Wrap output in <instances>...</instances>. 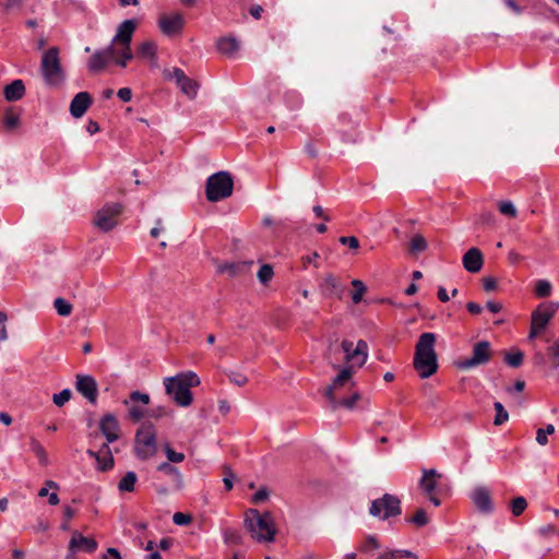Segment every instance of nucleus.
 Segmentation results:
<instances>
[{"label": "nucleus", "instance_id": "obj_1", "mask_svg": "<svg viewBox=\"0 0 559 559\" xmlns=\"http://www.w3.org/2000/svg\"><path fill=\"white\" fill-rule=\"evenodd\" d=\"M166 393L180 407L191 405L193 395L191 388L200 384V378L195 372L187 371L164 380Z\"/></svg>", "mask_w": 559, "mask_h": 559}, {"label": "nucleus", "instance_id": "obj_2", "mask_svg": "<svg viewBox=\"0 0 559 559\" xmlns=\"http://www.w3.org/2000/svg\"><path fill=\"white\" fill-rule=\"evenodd\" d=\"M436 335L423 333L416 344L414 367L421 379L429 378L438 369L437 354L435 352Z\"/></svg>", "mask_w": 559, "mask_h": 559}, {"label": "nucleus", "instance_id": "obj_3", "mask_svg": "<svg viewBox=\"0 0 559 559\" xmlns=\"http://www.w3.org/2000/svg\"><path fill=\"white\" fill-rule=\"evenodd\" d=\"M243 524L255 540L260 543L274 540L276 530L270 512L260 513L257 509H248L245 513Z\"/></svg>", "mask_w": 559, "mask_h": 559}, {"label": "nucleus", "instance_id": "obj_4", "mask_svg": "<svg viewBox=\"0 0 559 559\" xmlns=\"http://www.w3.org/2000/svg\"><path fill=\"white\" fill-rule=\"evenodd\" d=\"M234 181L229 173L218 171L206 179L205 194L210 202H218L231 195Z\"/></svg>", "mask_w": 559, "mask_h": 559}, {"label": "nucleus", "instance_id": "obj_5", "mask_svg": "<svg viewBox=\"0 0 559 559\" xmlns=\"http://www.w3.org/2000/svg\"><path fill=\"white\" fill-rule=\"evenodd\" d=\"M157 451L156 432L151 423H143L134 438V452L138 459L147 460Z\"/></svg>", "mask_w": 559, "mask_h": 559}, {"label": "nucleus", "instance_id": "obj_6", "mask_svg": "<svg viewBox=\"0 0 559 559\" xmlns=\"http://www.w3.org/2000/svg\"><path fill=\"white\" fill-rule=\"evenodd\" d=\"M355 373V364L340 370L332 383L325 389L324 395L331 404L332 409L337 408L336 397L345 391L355 386L353 376Z\"/></svg>", "mask_w": 559, "mask_h": 559}, {"label": "nucleus", "instance_id": "obj_7", "mask_svg": "<svg viewBox=\"0 0 559 559\" xmlns=\"http://www.w3.org/2000/svg\"><path fill=\"white\" fill-rule=\"evenodd\" d=\"M40 70L47 84L57 85L63 81L64 74L60 64L59 49L49 48L43 56Z\"/></svg>", "mask_w": 559, "mask_h": 559}, {"label": "nucleus", "instance_id": "obj_8", "mask_svg": "<svg viewBox=\"0 0 559 559\" xmlns=\"http://www.w3.org/2000/svg\"><path fill=\"white\" fill-rule=\"evenodd\" d=\"M492 356L491 344L488 341H479L473 345L472 355L456 361V367L461 370L474 369L488 364Z\"/></svg>", "mask_w": 559, "mask_h": 559}, {"label": "nucleus", "instance_id": "obj_9", "mask_svg": "<svg viewBox=\"0 0 559 559\" xmlns=\"http://www.w3.org/2000/svg\"><path fill=\"white\" fill-rule=\"evenodd\" d=\"M401 512L400 499L390 493H384L381 498L373 500L369 509L372 516H380L382 520L400 515Z\"/></svg>", "mask_w": 559, "mask_h": 559}, {"label": "nucleus", "instance_id": "obj_10", "mask_svg": "<svg viewBox=\"0 0 559 559\" xmlns=\"http://www.w3.org/2000/svg\"><path fill=\"white\" fill-rule=\"evenodd\" d=\"M122 213V205L120 203H106L95 214L94 224L95 226L104 231H110L118 224V217Z\"/></svg>", "mask_w": 559, "mask_h": 559}, {"label": "nucleus", "instance_id": "obj_11", "mask_svg": "<svg viewBox=\"0 0 559 559\" xmlns=\"http://www.w3.org/2000/svg\"><path fill=\"white\" fill-rule=\"evenodd\" d=\"M559 309V302L549 301L542 302L538 307L532 312L531 322L535 324L537 328L545 330L556 314Z\"/></svg>", "mask_w": 559, "mask_h": 559}, {"label": "nucleus", "instance_id": "obj_12", "mask_svg": "<svg viewBox=\"0 0 559 559\" xmlns=\"http://www.w3.org/2000/svg\"><path fill=\"white\" fill-rule=\"evenodd\" d=\"M119 48H116L114 45L96 50L87 62L88 70L91 72H99L104 70L105 67L116 58V55L119 53Z\"/></svg>", "mask_w": 559, "mask_h": 559}, {"label": "nucleus", "instance_id": "obj_13", "mask_svg": "<svg viewBox=\"0 0 559 559\" xmlns=\"http://www.w3.org/2000/svg\"><path fill=\"white\" fill-rule=\"evenodd\" d=\"M341 349L345 354V360L347 362L354 361L356 358L360 357V360L357 367H361L365 365L368 358V345L365 341L359 340L354 348V343L348 340H344L341 343Z\"/></svg>", "mask_w": 559, "mask_h": 559}, {"label": "nucleus", "instance_id": "obj_14", "mask_svg": "<svg viewBox=\"0 0 559 559\" xmlns=\"http://www.w3.org/2000/svg\"><path fill=\"white\" fill-rule=\"evenodd\" d=\"M75 389L88 402L92 404L96 403L98 396V385L92 376L76 374Z\"/></svg>", "mask_w": 559, "mask_h": 559}, {"label": "nucleus", "instance_id": "obj_15", "mask_svg": "<svg viewBox=\"0 0 559 559\" xmlns=\"http://www.w3.org/2000/svg\"><path fill=\"white\" fill-rule=\"evenodd\" d=\"M183 25L185 19L180 13L162 14L158 19V27L167 36L179 34Z\"/></svg>", "mask_w": 559, "mask_h": 559}, {"label": "nucleus", "instance_id": "obj_16", "mask_svg": "<svg viewBox=\"0 0 559 559\" xmlns=\"http://www.w3.org/2000/svg\"><path fill=\"white\" fill-rule=\"evenodd\" d=\"M100 432L107 440V443H112L119 439L120 425L114 414H105L99 423Z\"/></svg>", "mask_w": 559, "mask_h": 559}, {"label": "nucleus", "instance_id": "obj_17", "mask_svg": "<svg viewBox=\"0 0 559 559\" xmlns=\"http://www.w3.org/2000/svg\"><path fill=\"white\" fill-rule=\"evenodd\" d=\"M135 27L136 24L133 20L123 21L119 25L117 34L110 45H114L116 48L130 46Z\"/></svg>", "mask_w": 559, "mask_h": 559}, {"label": "nucleus", "instance_id": "obj_18", "mask_svg": "<svg viewBox=\"0 0 559 559\" xmlns=\"http://www.w3.org/2000/svg\"><path fill=\"white\" fill-rule=\"evenodd\" d=\"M471 498L481 513H491L493 511V504L490 497V491L484 487L478 486L476 487L472 493Z\"/></svg>", "mask_w": 559, "mask_h": 559}, {"label": "nucleus", "instance_id": "obj_19", "mask_svg": "<svg viewBox=\"0 0 559 559\" xmlns=\"http://www.w3.org/2000/svg\"><path fill=\"white\" fill-rule=\"evenodd\" d=\"M93 99L90 93H78L70 104V112L74 118H81L92 105Z\"/></svg>", "mask_w": 559, "mask_h": 559}, {"label": "nucleus", "instance_id": "obj_20", "mask_svg": "<svg viewBox=\"0 0 559 559\" xmlns=\"http://www.w3.org/2000/svg\"><path fill=\"white\" fill-rule=\"evenodd\" d=\"M462 262L466 271L477 273L484 264L483 253L478 248H471L463 255Z\"/></svg>", "mask_w": 559, "mask_h": 559}, {"label": "nucleus", "instance_id": "obj_21", "mask_svg": "<svg viewBox=\"0 0 559 559\" xmlns=\"http://www.w3.org/2000/svg\"><path fill=\"white\" fill-rule=\"evenodd\" d=\"M423 476L419 480V488L424 490L426 495H431L437 488V480L441 478V474L436 469L423 468Z\"/></svg>", "mask_w": 559, "mask_h": 559}, {"label": "nucleus", "instance_id": "obj_22", "mask_svg": "<svg viewBox=\"0 0 559 559\" xmlns=\"http://www.w3.org/2000/svg\"><path fill=\"white\" fill-rule=\"evenodd\" d=\"M71 549H82L88 554L97 549V542L94 538L85 537L78 531L72 533Z\"/></svg>", "mask_w": 559, "mask_h": 559}, {"label": "nucleus", "instance_id": "obj_23", "mask_svg": "<svg viewBox=\"0 0 559 559\" xmlns=\"http://www.w3.org/2000/svg\"><path fill=\"white\" fill-rule=\"evenodd\" d=\"M4 98L8 102H17L25 95V85L22 80L17 79L4 86Z\"/></svg>", "mask_w": 559, "mask_h": 559}, {"label": "nucleus", "instance_id": "obj_24", "mask_svg": "<svg viewBox=\"0 0 559 559\" xmlns=\"http://www.w3.org/2000/svg\"><path fill=\"white\" fill-rule=\"evenodd\" d=\"M157 471L171 478L174 490H181L183 488V478L177 467L173 466L168 462H163L157 466Z\"/></svg>", "mask_w": 559, "mask_h": 559}, {"label": "nucleus", "instance_id": "obj_25", "mask_svg": "<svg viewBox=\"0 0 559 559\" xmlns=\"http://www.w3.org/2000/svg\"><path fill=\"white\" fill-rule=\"evenodd\" d=\"M217 49L227 57H233L239 50V41L235 37H222L217 41Z\"/></svg>", "mask_w": 559, "mask_h": 559}, {"label": "nucleus", "instance_id": "obj_26", "mask_svg": "<svg viewBox=\"0 0 559 559\" xmlns=\"http://www.w3.org/2000/svg\"><path fill=\"white\" fill-rule=\"evenodd\" d=\"M177 86L180 88V91L187 95L190 99H193L195 98L197 94H198V88H199V85L198 83L186 76L182 81H180Z\"/></svg>", "mask_w": 559, "mask_h": 559}, {"label": "nucleus", "instance_id": "obj_27", "mask_svg": "<svg viewBox=\"0 0 559 559\" xmlns=\"http://www.w3.org/2000/svg\"><path fill=\"white\" fill-rule=\"evenodd\" d=\"M102 463H98V469L102 472L108 471L114 466V457L108 443L100 447Z\"/></svg>", "mask_w": 559, "mask_h": 559}, {"label": "nucleus", "instance_id": "obj_28", "mask_svg": "<svg viewBox=\"0 0 559 559\" xmlns=\"http://www.w3.org/2000/svg\"><path fill=\"white\" fill-rule=\"evenodd\" d=\"M31 450L37 457L38 462L43 466H47L49 463L48 454L44 447L35 439L31 438L29 440Z\"/></svg>", "mask_w": 559, "mask_h": 559}, {"label": "nucleus", "instance_id": "obj_29", "mask_svg": "<svg viewBox=\"0 0 559 559\" xmlns=\"http://www.w3.org/2000/svg\"><path fill=\"white\" fill-rule=\"evenodd\" d=\"M361 399V395L358 391H353L349 396H337L336 403L337 408L344 407L346 409H354L356 403Z\"/></svg>", "mask_w": 559, "mask_h": 559}, {"label": "nucleus", "instance_id": "obj_30", "mask_svg": "<svg viewBox=\"0 0 559 559\" xmlns=\"http://www.w3.org/2000/svg\"><path fill=\"white\" fill-rule=\"evenodd\" d=\"M155 53L156 45L154 41L151 40L142 43L136 50V56L142 59H154Z\"/></svg>", "mask_w": 559, "mask_h": 559}, {"label": "nucleus", "instance_id": "obj_31", "mask_svg": "<svg viewBox=\"0 0 559 559\" xmlns=\"http://www.w3.org/2000/svg\"><path fill=\"white\" fill-rule=\"evenodd\" d=\"M323 290L329 295H338L342 292L337 280L332 275L328 274L322 283Z\"/></svg>", "mask_w": 559, "mask_h": 559}, {"label": "nucleus", "instance_id": "obj_32", "mask_svg": "<svg viewBox=\"0 0 559 559\" xmlns=\"http://www.w3.org/2000/svg\"><path fill=\"white\" fill-rule=\"evenodd\" d=\"M138 480V476L134 472H127L126 475L121 478L118 484V489L120 491L131 492L134 490V485Z\"/></svg>", "mask_w": 559, "mask_h": 559}, {"label": "nucleus", "instance_id": "obj_33", "mask_svg": "<svg viewBox=\"0 0 559 559\" xmlns=\"http://www.w3.org/2000/svg\"><path fill=\"white\" fill-rule=\"evenodd\" d=\"M250 263H225L218 266V273H228L230 276L238 275L243 271Z\"/></svg>", "mask_w": 559, "mask_h": 559}, {"label": "nucleus", "instance_id": "obj_34", "mask_svg": "<svg viewBox=\"0 0 559 559\" xmlns=\"http://www.w3.org/2000/svg\"><path fill=\"white\" fill-rule=\"evenodd\" d=\"M427 247H428V243H427L426 239L419 234L415 235L411 239L409 251L413 254L425 251L427 249Z\"/></svg>", "mask_w": 559, "mask_h": 559}, {"label": "nucleus", "instance_id": "obj_35", "mask_svg": "<svg viewBox=\"0 0 559 559\" xmlns=\"http://www.w3.org/2000/svg\"><path fill=\"white\" fill-rule=\"evenodd\" d=\"M53 307L57 313L61 317L70 316L73 309L72 305L61 297L55 299Z\"/></svg>", "mask_w": 559, "mask_h": 559}, {"label": "nucleus", "instance_id": "obj_36", "mask_svg": "<svg viewBox=\"0 0 559 559\" xmlns=\"http://www.w3.org/2000/svg\"><path fill=\"white\" fill-rule=\"evenodd\" d=\"M524 354L521 350L506 353L504 361L512 368H519L523 364Z\"/></svg>", "mask_w": 559, "mask_h": 559}, {"label": "nucleus", "instance_id": "obj_37", "mask_svg": "<svg viewBox=\"0 0 559 559\" xmlns=\"http://www.w3.org/2000/svg\"><path fill=\"white\" fill-rule=\"evenodd\" d=\"M493 407H495V411H496V416H495V419H493V425L501 426L504 423H507L508 419H509V414L506 411V408L503 407V405L500 402H496L493 404Z\"/></svg>", "mask_w": 559, "mask_h": 559}, {"label": "nucleus", "instance_id": "obj_38", "mask_svg": "<svg viewBox=\"0 0 559 559\" xmlns=\"http://www.w3.org/2000/svg\"><path fill=\"white\" fill-rule=\"evenodd\" d=\"M119 50H120L119 53L116 55V58H114V60H116V62L119 66L124 68L127 66V61H129L133 58V53L131 51L130 46L119 47Z\"/></svg>", "mask_w": 559, "mask_h": 559}, {"label": "nucleus", "instance_id": "obj_39", "mask_svg": "<svg viewBox=\"0 0 559 559\" xmlns=\"http://www.w3.org/2000/svg\"><path fill=\"white\" fill-rule=\"evenodd\" d=\"M341 347L337 345V338H330L329 340V345H328V348H326V352H325V358L328 359L329 364L333 367V368H337L336 365L333 362V356L338 354L340 353Z\"/></svg>", "mask_w": 559, "mask_h": 559}, {"label": "nucleus", "instance_id": "obj_40", "mask_svg": "<svg viewBox=\"0 0 559 559\" xmlns=\"http://www.w3.org/2000/svg\"><path fill=\"white\" fill-rule=\"evenodd\" d=\"M352 285L355 288V292L352 295L353 302L359 304L367 290L366 285L360 280H353Z\"/></svg>", "mask_w": 559, "mask_h": 559}, {"label": "nucleus", "instance_id": "obj_41", "mask_svg": "<svg viewBox=\"0 0 559 559\" xmlns=\"http://www.w3.org/2000/svg\"><path fill=\"white\" fill-rule=\"evenodd\" d=\"M380 547L377 538L372 535H368L359 547V550L365 554H371Z\"/></svg>", "mask_w": 559, "mask_h": 559}, {"label": "nucleus", "instance_id": "obj_42", "mask_svg": "<svg viewBox=\"0 0 559 559\" xmlns=\"http://www.w3.org/2000/svg\"><path fill=\"white\" fill-rule=\"evenodd\" d=\"M527 507L526 499L524 497H516L511 501V511L514 516L521 515Z\"/></svg>", "mask_w": 559, "mask_h": 559}, {"label": "nucleus", "instance_id": "obj_43", "mask_svg": "<svg viewBox=\"0 0 559 559\" xmlns=\"http://www.w3.org/2000/svg\"><path fill=\"white\" fill-rule=\"evenodd\" d=\"M164 76L170 81H175L176 84H178L180 81H182L187 75L186 73L179 69V68H171V69H165L164 70Z\"/></svg>", "mask_w": 559, "mask_h": 559}, {"label": "nucleus", "instance_id": "obj_44", "mask_svg": "<svg viewBox=\"0 0 559 559\" xmlns=\"http://www.w3.org/2000/svg\"><path fill=\"white\" fill-rule=\"evenodd\" d=\"M72 392L70 389H63L61 392L53 394L52 402L56 406L61 407L70 401Z\"/></svg>", "mask_w": 559, "mask_h": 559}, {"label": "nucleus", "instance_id": "obj_45", "mask_svg": "<svg viewBox=\"0 0 559 559\" xmlns=\"http://www.w3.org/2000/svg\"><path fill=\"white\" fill-rule=\"evenodd\" d=\"M551 293V284L546 280H539L535 286V294L538 297H547Z\"/></svg>", "mask_w": 559, "mask_h": 559}, {"label": "nucleus", "instance_id": "obj_46", "mask_svg": "<svg viewBox=\"0 0 559 559\" xmlns=\"http://www.w3.org/2000/svg\"><path fill=\"white\" fill-rule=\"evenodd\" d=\"M138 402L147 405L150 403V395L139 391H133L130 394L129 401H124V404L128 406L130 403L135 404Z\"/></svg>", "mask_w": 559, "mask_h": 559}, {"label": "nucleus", "instance_id": "obj_47", "mask_svg": "<svg viewBox=\"0 0 559 559\" xmlns=\"http://www.w3.org/2000/svg\"><path fill=\"white\" fill-rule=\"evenodd\" d=\"M273 274L274 273L272 266L269 264H263L258 272V278L263 285H265L272 280Z\"/></svg>", "mask_w": 559, "mask_h": 559}, {"label": "nucleus", "instance_id": "obj_48", "mask_svg": "<svg viewBox=\"0 0 559 559\" xmlns=\"http://www.w3.org/2000/svg\"><path fill=\"white\" fill-rule=\"evenodd\" d=\"M225 373L229 381L238 386H242L248 382V378L240 372L229 370L226 371Z\"/></svg>", "mask_w": 559, "mask_h": 559}, {"label": "nucleus", "instance_id": "obj_49", "mask_svg": "<svg viewBox=\"0 0 559 559\" xmlns=\"http://www.w3.org/2000/svg\"><path fill=\"white\" fill-rule=\"evenodd\" d=\"M165 454L168 463H180L185 460V454L176 452L169 444L165 447Z\"/></svg>", "mask_w": 559, "mask_h": 559}, {"label": "nucleus", "instance_id": "obj_50", "mask_svg": "<svg viewBox=\"0 0 559 559\" xmlns=\"http://www.w3.org/2000/svg\"><path fill=\"white\" fill-rule=\"evenodd\" d=\"M223 473H224L223 483H224L225 489L227 491H229L234 487V479L236 478V475L233 473V471L230 469L229 466H224Z\"/></svg>", "mask_w": 559, "mask_h": 559}, {"label": "nucleus", "instance_id": "obj_51", "mask_svg": "<svg viewBox=\"0 0 559 559\" xmlns=\"http://www.w3.org/2000/svg\"><path fill=\"white\" fill-rule=\"evenodd\" d=\"M75 514H76L75 510L72 509L71 507H69V506H64L63 507V518H64V520H63V522L60 525V528L62 531H69V528H70L69 522L71 521V519L74 518Z\"/></svg>", "mask_w": 559, "mask_h": 559}, {"label": "nucleus", "instance_id": "obj_52", "mask_svg": "<svg viewBox=\"0 0 559 559\" xmlns=\"http://www.w3.org/2000/svg\"><path fill=\"white\" fill-rule=\"evenodd\" d=\"M409 522L417 526H425L426 524H428V516L426 511L424 509H418L413 515V518L409 520Z\"/></svg>", "mask_w": 559, "mask_h": 559}, {"label": "nucleus", "instance_id": "obj_53", "mask_svg": "<svg viewBox=\"0 0 559 559\" xmlns=\"http://www.w3.org/2000/svg\"><path fill=\"white\" fill-rule=\"evenodd\" d=\"M499 211L501 212V214L510 216V217H515L516 213H518L515 206L510 201L501 202L499 204Z\"/></svg>", "mask_w": 559, "mask_h": 559}, {"label": "nucleus", "instance_id": "obj_54", "mask_svg": "<svg viewBox=\"0 0 559 559\" xmlns=\"http://www.w3.org/2000/svg\"><path fill=\"white\" fill-rule=\"evenodd\" d=\"M145 414L146 413L144 409L135 404H131L129 406V417L133 421H140L145 416Z\"/></svg>", "mask_w": 559, "mask_h": 559}, {"label": "nucleus", "instance_id": "obj_55", "mask_svg": "<svg viewBox=\"0 0 559 559\" xmlns=\"http://www.w3.org/2000/svg\"><path fill=\"white\" fill-rule=\"evenodd\" d=\"M4 126L8 128V129H14L19 126L20 123V118L19 116L16 115H13L11 109H8L7 112H5V116H4Z\"/></svg>", "mask_w": 559, "mask_h": 559}, {"label": "nucleus", "instance_id": "obj_56", "mask_svg": "<svg viewBox=\"0 0 559 559\" xmlns=\"http://www.w3.org/2000/svg\"><path fill=\"white\" fill-rule=\"evenodd\" d=\"M548 354L552 359L555 368L559 367V340L555 341L552 345L548 347Z\"/></svg>", "mask_w": 559, "mask_h": 559}, {"label": "nucleus", "instance_id": "obj_57", "mask_svg": "<svg viewBox=\"0 0 559 559\" xmlns=\"http://www.w3.org/2000/svg\"><path fill=\"white\" fill-rule=\"evenodd\" d=\"M25 0H7L3 3V9L7 13L19 11L22 9Z\"/></svg>", "mask_w": 559, "mask_h": 559}, {"label": "nucleus", "instance_id": "obj_58", "mask_svg": "<svg viewBox=\"0 0 559 559\" xmlns=\"http://www.w3.org/2000/svg\"><path fill=\"white\" fill-rule=\"evenodd\" d=\"M173 521L176 525H188L189 523H191L192 518L190 514L176 512L173 516Z\"/></svg>", "mask_w": 559, "mask_h": 559}, {"label": "nucleus", "instance_id": "obj_59", "mask_svg": "<svg viewBox=\"0 0 559 559\" xmlns=\"http://www.w3.org/2000/svg\"><path fill=\"white\" fill-rule=\"evenodd\" d=\"M338 240L342 245L348 246L350 249L359 248V240L355 236H343Z\"/></svg>", "mask_w": 559, "mask_h": 559}, {"label": "nucleus", "instance_id": "obj_60", "mask_svg": "<svg viewBox=\"0 0 559 559\" xmlns=\"http://www.w3.org/2000/svg\"><path fill=\"white\" fill-rule=\"evenodd\" d=\"M269 497V491L265 487L260 488L253 496H252V503H260L264 500H266Z\"/></svg>", "mask_w": 559, "mask_h": 559}, {"label": "nucleus", "instance_id": "obj_61", "mask_svg": "<svg viewBox=\"0 0 559 559\" xmlns=\"http://www.w3.org/2000/svg\"><path fill=\"white\" fill-rule=\"evenodd\" d=\"M147 415L150 417H154V418H162L164 416H167L168 415V411L166 407L164 406H158L156 408H152L151 411L147 412Z\"/></svg>", "mask_w": 559, "mask_h": 559}, {"label": "nucleus", "instance_id": "obj_62", "mask_svg": "<svg viewBox=\"0 0 559 559\" xmlns=\"http://www.w3.org/2000/svg\"><path fill=\"white\" fill-rule=\"evenodd\" d=\"M483 286L485 292H492L497 288V280L491 276L484 277Z\"/></svg>", "mask_w": 559, "mask_h": 559}, {"label": "nucleus", "instance_id": "obj_63", "mask_svg": "<svg viewBox=\"0 0 559 559\" xmlns=\"http://www.w3.org/2000/svg\"><path fill=\"white\" fill-rule=\"evenodd\" d=\"M118 97L122 100V102H130L131 98H132V92L129 87H122L118 91L117 93Z\"/></svg>", "mask_w": 559, "mask_h": 559}, {"label": "nucleus", "instance_id": "obj_64", "mask_svg": "<svg viewBox=\"0 0 559 559\" xmlns=\"http://www.w3.org/2000/svg\"><path fill=\"white\" fill-rule=\"evenodd\" d=\"M103 559H122V557L117 548L110 547L104 554Z\"/></svg>", "mask_w": 559, "mask_h": 559}]
</instances>
